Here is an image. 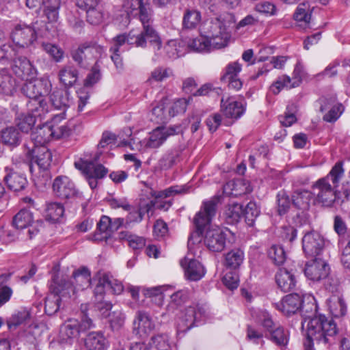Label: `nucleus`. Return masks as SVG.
Returning a JSON list of instances; mask_svg holds the SVG:
<instances>
[{
  "label": "nucleus",
  "mask_w": 350,
  "mask_h": 350,
  "mask_svg": "<svg viewBox=\"0 0 350 350\" xmlns=\"http://www.w3.org/2000/svg\"><path fill=\"white\" fill-rule=\"evenodd\" d=\"M220 197L217 196L204 201L200 210L196 214L193 219L197 230L191 234L187 243L189 252L180 262L185 271L186 278L189 280L197 281L204 275L203 266L193 257L197 255V248H200L203 229L215 217Z\"/></svg>",
  "instance_id": "obj_1"
},
{
  "label": "nucleus",
  "mask_w": 350,
  "mask_h": 350,
  "mask_svg": "<svg viewBox=\"0 0 350 350\" xmlns=\"http://www.w3.org/2000/svg\"><path fill=\"white\" fill-rule=\"evenodd\" d=\"M302 327L306 328L307 340L304 342L305 350H313L312 343L329 346L335 342L338 329L332 319L324 315L305 318Z\"/></svg>",
  "instance_id": "obj_2"
},
{
  "label": "nucleus",
  "mask_w": 350,
  "mask_h": 350,
  "mask_svg": "<svg viewBox=\"0 0 350 350\" xmlns=\"http://www.w3.org/2000/svg\"><path fill=\"white\" fill-rule=\"evenodd\" d=\"M144 184L146 187L144 191L146 197L148 198L154 197L155 199L154 200H150L145 204H140L139 208L137 210L129 211V213L126 217V225L131 223L140 222L145 213H147L148 217H150L149 213L152 211V208L155 206L160 209L167 211L171 206V202L170 201L159 202V199L166 198L175 194L187 193L191 188L189 185H175L162 191H156L146 183H144Z\"/></svg>",
  "instance_id": "obj_3"
},
{
  "label": "nucleus",
  "mask_w": 350,
  "mask_h": 350,
  "mask_svg": "<svg viewBox=\"0 0 350 350\" xmlns=\"http://www.w3.org/2000/svg\"><path fill=\"white\" fill-rule=\"evenodd\" d=\"M234 16L230 13L222 14L211 21L208 27L211 51L228 45L230 38L229 29L234 27Z\"/></svg>",
  "instance_id": "obj_4"
},
{
  "label": "nucleus",
  "mask_w": 350,
  "mask_h": 350,
  "mask_svg": "<svg viewBox=\"0 0 350 350\" xmlns=\"http://www.w3.org/2000/svg\"><path fill=\"white\" fill-rule=\"evenodd\" d=\"M267 333V338L281 349H286L290 338L289 331L283 326L275 323L271 314L267 310H260L254 317Z\"/></svg>",
  "instance_id": "obj_5"
},
{
  "label": "nucleus",
  "mask_w": 350,
  "mask_h": 350,
  "mask_svg": "<svg viewBox=\"0 0 350 350\" xmlns=\"http://www.w3.org/2000/svg\"><path fill=\"white\" fill-rule=\"evenodd\" d=\"M183 131V129L180 124L158 126L150 133L148 138L139 142V147H137L136 149L145 152L150 149L158 148L169 137L182 133Z\"/></svg>",
  "instance_id": "obj_6"
},
{
  "label": "nucleus",
  "mask_w": 350,
  "mask_h": 350,
  "mask_svg": "<svg viewBox=\"0 0 350 350\" xmlns=\"http://www.w3.org/2000/svg\"><path fill=\"white\" fill-rule=\"evenodd\" d=\"M25 154L30 163L27 165L30 173L36 172L35 169L39 170L38 173L44 172L50 165L51 153L45 146L25 145Z\"/></svg>",
  "instance_id": "obj_7"
},
{
  "label": "nucleus",
  "mask_w": 350,
  "mask_h": 350,
  "mask_svg": "<svg viewBox=\"0 0 350 350\" xmlns=\"http://www.w3.org/2000/svg\"><path fill=\"white\" fill-rule=\"evenodd\" d=\"M206 308L199 304H193L180 311L177 320V332H185L202 320L206 314Z\"/></svg>",
  "instance_id": "obj_8"
},
{
  "label": "nucleus",
  "mask_w": 350,
  "mask_h": 350,
  "mask_svg": "<svg viewBox=\"0 0 350 350\" xmlns=\"http://www.w3.org/2000/svg\"><path fill=\"white\" fill-rule=\"evenodd\" d=\"M340 176H324L314 185L318 200L325 206H331L336 200L334 188L337 187Z\"/></svg>",
  "instance_id": "obj_9"
},
{
  "label": "nucleus",
  "mask_w": 350,
  "mask_h": 350,
  "mask_svg": "<svg viewBox=\"0 0 350 350\" xmlns=\"http://www.w3.org/2000/svg\"><path fill=\"white\" fill-rule=\"evenodd\" d=\"M53 189L59 198L73 199L76 202H81L83 211L85 210L88 200L83 199L82 193L76 189L68 176H57L53 181Z\"/></svg>",
  "instance_id": "obj_10"
},
{
  "label": "nucleus",
  "mask_w": 350,
  "mask_h": 350,
  "mask_svg": "<svg viewBox=\"0 0 350 350\" xmlns=\"http://www.w3.org/2000/svg\"><path fill=\"white\" fill-rule=\"evenodd\" d=\"M72 286L68 283L61 284L59 282V275H55L51 284V289L53 293L49 295L45 299V312L48 315H53L59 308L61 297H70V292L68 288Z\"/></svg>",
  "instance_id": "obj_11"
},
{
  "label": "nucleus",
  "mask_w": 350,
  "mask_h": 350,
  "mask_svg": "<svg viewBox=\"0 0 350 350\" xmlns=\"http://www.w3.org/2000/svg\"><path fill=\"white\" fill-rule=\"evenodd\" d=\"M142 23L143 30L136 36L137 46L144 48L148 42L154 51H159L162 46V41L159 35L151 25V16L148 18L146 13L143 14Z\"/></svg>",
  "instance_id": "obj_12"
},
{
  "label": "nucleus",
  "mask_w": 350,
  "mask_h": 350,
  "mask_svg": "<svg viewBox=\"0 0 350 350\" xmlns=\"http://www.w3.org/2000/svg\"><path fill=\"white\" fill-rule=\"evenodd\" d=\"M94 327L92 321L83 314L81 321L70 319L62 325L59 330V337L62 341L76 338L80 332H83Z\"/></svg>",
  "instance_id": "obj_13"
},
{
  "label": "nucleus",
  "mask_w": 350,
  "mask_h": 350,
  "mask_svg": "<svg viewBox=\"0 0 350 350\" xmlns=\"http://www.w3.org/2000/svg\"><path fill=\"white\" fill-rule=\"evenodd\" d=\"M13 42L20 49H29L34 46L37 40V31L34 27L18 25L12 32Z\"/></svg>",
  "instance_id": "obj_14"
},
{
  "label": "nucleus",
  "mask_w": 350,
  "mask_h": 350,
  "mask_svg": "<svg viewBox=\"0 0 350 350\" xmlns=\"http://www.w3.org/2000/svg\"><path fill=\"white\" fill-rule=\"evenodd\" d=\"M103 317L107 318L111 327L113 330L121 328L125 322V315L120 308H113L110 302H100L97 305Z\"/></svg>",
  "instance_id": "obj_15"
},
{
  "label": "nucleus",
  "mask_w": 350,
  "mask_h": 350,
  "mask_svg": "<svg viewBox=\"0 0 350 350\" xmlns=\"http://www.w3.org/2000/svg\"><path fill=\"white\" fill-rule=\"evenodd\" d=\"M325 240L323 237L317 232L306 233L302 239V247L307 256L317 257L323 250Z\"/></svg>",
  "instance_id": "obj_16"
},
{
  "label": "nucleus",
  "mask_w": 350,
  "mask_h": 350,
  "mask_svg": "<svg viewBox=\"0 0 350 350\" xmlns=\"http://www.w3.org/2000/svg\"><path fill=\"white\" fill-rule=\"evenodd\" d=\"M204 241L211 251L221 252L226 247V234L219 226H212L206 230Z\"/></svg>",
  "instance_id": "obj_17"
},
{
  "label": "nucleus",
  "mask_w": 350,
  "mask_h": 350,
  "mask_svg": "<svg viewBox=\"0 0 350 350\" xmlns=\"http://www.w3.org/2000/svg\"><path fill=\"white\" fill-rule=\"evenodd\" d=\"M72 282H70L63 277L61 278L59 277V282H60L61 284L66 282L68 283L72 286V288H68V291L70 292V296L75 295L76 291H83L90 286V272L87 268L82 267L75 271L72 274Z\"/></svg>",
  "instance_id": "obj_18"
},
{
  "label": "nucleus",
  "mask_w": 350,
  "mask_h": 350,
  "mask_svg": "<svg viewBox=\"0 0 350 350\" xmlns=\"http://www.w3.org/2000/svg\"><path fill=\"white\" fill-rule=\"evenodd\" d=\"M329 271V267L327 262L317 257L308 262L304 269L306 276L312 281H319L325 278L328 275Z\"/></svg>",
  "instance_id": "obj_19"
},
{
  "label": "nucleus",
  "mask_w": 350,
  "mask_h": 350,
  "mask_svg": "<svg viewBox=\"0 0 350 350\" xmlns=\"http://www.w3.org/2000/svg\"><path fill=\"white\" fill-rule=\"evenodd\" d=\"M14 58L12 70L14 73L25 81L33 79L36 76V70L25 57L16 55Z\"/></svg>",
  "instance_id": "obj_20"
},
{
  "label": "nucleus",
  "mask_w": 350,
  "mask_h": 350,
  "mask_svg": "<svg viewBox=\"0 0 350 350\" xmlns=\"http://www.w3.org/2000/svg\"><path fill=\"white\" fill-rule=\"evenodd\" d=\"M155 329V324L148 313L138 311L133 321V331L140 337L146 336Z\"/></svg>",
  "instance_id": "obj_21"
},
{
  "label": "nucleus",
  "mask_w": 350,
  "mask_h": 350,
  "mask_svg": "<svg viewBox=\"0 0 350 350\" xmlns=\"http://www.w3.org/2000/svg\"><path fill=\"white\" fill-rule=\"evenodd\" d=\"M220 111L228 118L237 119L243 114L245 108L243 104L236 100L234 98L223 96L221 99Z\"/></svg>",
  "instance_id": "obj_22"
},
{
  "label": "nucleus",
  "mask_w": 350,
  "mask_h": 350,
  "mask_svg": "<svg viewBox=\"0 0 350 350\" xmlns=\"http://www.w3.org/2000/svg\"><path fill=\"white\" fill-rule=\"evenodd\" d=\"M321 112H325L323 120L328 122H335L344 111L342 104L336 102L334 98L321 99Z\"/></svg>",
  "instance_id": "obj_23"
},
{
  "label": "nucleus",
  "mask_w": 350,
  "mask_h": 350,
  "mask_svg": "<svg viewBox=\"0 0 350 350\" xmlns=\"http://www.w3.org/2000/svg\"><path fill=\"white\" fill-rule=\"evenodd\" d=\"M274 305L277 310L286 315L294 314L299 309L303 311L304 308V306L301 307V297L297 293L285 296L280 301L274 304Z\"/></svg>",
  "instance_id": "obj_24"
},
{
  "label": "nucleus",
  "mask_w": 350,
  "mask_h": 350,
  "mask_svg": "<svg viewBox=\"0 0 350 350\" xmlns=\"http://www.w3.org/2000/svg\"><path fill=\"white\" fill-rule=\"evenodd\" d=\"M223 190L227 196L238 197L251 192L252 188L248 180L243 177H238L224 185Z\"/></svg>",
  "instance_id": "obj_25"
},
{
  "label": "nucleus",
  "mask_w": 350,
  "mask_h": 350,
  "mask_svg": "<svg viewBox=\"0 0 350 350\" xmlns=\"http://www.w3.org/2000/svg\"><path fill=\"white\" fill-rule=\"evenodd\" d=\"M75 166L84 175H106L109 173L108 168L103 165L81 159L75 162Z\"/></svg>",
  "instance_id": "obj_26"
},
{
  "label": "nucleus",
  "mask_w": 350,
  "mask_h": 350,
  "mask_svg": "<svg viewBox=\"0 0 350 350\" xmlns=\"http://www.w3.org/2000/svg\"><path fill=\"white\" fill-rule=\"evenodd\" d=\"M275 278L278 287L284 292L291 291L296 286L297 279L291 271L280 269Z\"/></svg>",
  "instance_id": "obj_27"
},
{
  "label": "nucleus",
  "mask_w": 350,
  "mask_h": 350,
  "mask_svg": "<svg viewBox=\"0 0 350 350\" xmlns=\"http://www.w3.org/2000/svg\"><path fill=\"white\" fill-rule=\"evenodd\" d=\"M50 100L55 108L63 111H66L72 104V98L69 91L64 89L54 90L50 96Z\"/></svg>",
  "instance_id": "obj_28"
},
{
  "label": "nucleus",
  "mask_w": 350,
  "mask_h": 350,
  "mask_svg": "<svg viewBox=\"0 0 350 350\" xmlns=\"http://www.w3.org/2000/svg\"><path fill=\"white\" fill-rule=\"evenodd\" d=\"M202 21L201 12L195 8H186L182 20L183 29L193 30L197 29Z\"/></svg>",
  "instance_id": "obj_29"
},
{
  "label": "nucleus",
  "mask_w": 350,
  "mask_h": 350,
  "mask_svg": "<svg viewBox=\"0 0 350 350\" xmlns=\"http://www.w3.org/2000/svg\"><path fill=\"white\" fill-rule=\"evenodd\" d=\"M85 347L87 350H107L109 342L102 333L92 332L87 335Z\"/></svg>",
  "instance_id": "obj_30"
},
{
  "label": "nucleus",
  "mask_w": 350,
  "mask_h": 350,
  "mask_svg": "<svg viewBox=\"0 0 350 350\" xmlns=\"http://www.w3.org/2000/svg\"><path fill=\"white\" fill-rule=\"evenodd\" d=\"M60 83L66 88H70L76 84L79 78L77 68L72 65H64L58 72Z\"/></svg>",
  "instance_id": "obj_31"
},
{
  "label": "nucleus",
  "mask_w": 350,
  "mask_h": 350,
  "mask_svg": "<svg viewBox=\"0 0 350 350\" xmlns=\"http://www.w3.org/2000/svg\"><path fill=\"white\" fill-rule=\"evenodd\" d=\"M51 129L47 123L37 127L31 134V139L33 142L32 146H44L51 139H53Z\"/></svg>",
  "instance_id": "obj_32"
},
{
  "label": "nucleus",
  "mask_w": 350,
  "mask_h": 350,
  "mask_svg": "<svg viewBox=\"0 0 350 350\" xmlns=\"http://www.w3.org/2000/svg\"><path fill=\"white\" fill-rule=\"evenodd\" d=\"M111 218L103 215L100 217L97 224L96 230L93 235V239L96 241H105L110 237L112 233L111 229Z\"/></svg>",
  "instance_id": "obj_33"
},
{
  "label": "nucleus",
  "mask_w": 350,
  "mask_h": 350,
  "mask_svg": "<svg viewBox=\"0 0 350 350\" xmlns=\"http://www.w3.org/2000/svg\"><path fill=\"white\" fill-rule=\"evenodd\" d=\"M21 138L20 132L14 126H8L1 132V142L8 146H17L21 142Z\"/></svg>",
  "instance_id": "obj_34"
},
{
  "label": "nucleus",
  "mask_w": 350,
  "mask_h": 350,
  "mask_svg": "<svg viewBox=\"0 0 350 350\" xmlns=\"http://www.w3.org/2000/svg\"><path fill=\"white\" fill-rule=\"evenodd\" d=\"M187 47L193 51L207 53L211 51L208 31L206 35H200L191 39L187 42Z\"/></svg>",
  "instance_id": "obj_35"
},
{
  "label": "nucleus",
  "mask_w": 350,
  "mask_h": 350,
  "mask_svg": "<svg viewBox=\"0 0 350 350\" xmlns=\"http://www.w3.org/2000/svg\"><path fill=\"white\" fill-rule=\"evenodd\" d=\"M313 200L312 193L308 190H297L293 195V204L299 209L306 211Z\"/></svg>",
  "instance_id": "obj_36"
},
{
  "label": "nucleus",
  "mask_w": 350,
  "mask_h": 350,
  "mask_svg": "<svg viewBox=\"0 0 350 350\" xmlns=\"http://www.w3.org/2000/svg\"><path fill=\"white\" fill-rule=\"evenodd\" d=\"M64 207L59 202H49L46 205L44 217L51 222H57L64 215Z\"/></svg>",
  "instance_id": "obj_37"
},
{
  "label": "nucleus",
  "mask_w": 350,
  "mask_h": 350,
  "mask_svg": "<svg viewBox=\"0 0 350 350\" xmlns=\"http://www.w3.org/2000/svg\"><path fill=\"white\" fill-rule=\"evenodd\" d=\"M330 312L334 317H340L347 312V306L343 299L337 295H332L327 300Z\"/></svg>",
  "instance_id": "obj_38"
},
{
  "label": "nucleus",
  "mask_w": 350,
  "mask_h": 350,
  "mask_svg": "<svg viewBox=\"0 0 350 350\" xmlns=\"http://www.w3.org/2000/svg\"><path fill=\"white\" fill-rule=\"evenodd\" d=\"M16 82L8 70H0V93L11 94L15 90Z\"/></svg>",
  "instance_id": "obj_39"
},
{
  "label": "nucleus",
  "mask_w": 350,
  "mask_h": 350,
  "mask_svg": "<svg viewBox=\"0 0 350 350\" xmlns=\"http://www.w3.org/2000/svg\"><path fill=\"white\" fill-rule=\"evenodd\" d=\"M61 0H46L44 3V14L49 23L55 24L59 18Z\"/></svg>",
  "instance_id": "obj_40"
},
{
  "label": "nucleus",
  "mask_w": 350,
  "mask_h": 350,
  "mask_svg": "<svg viewBox=\"0 0 350 350\" xmlns=\"http://www.w3.org/2000/svg\"><path fill=\"white\" fill-rule=\"evenodd\" d=\"M314 7H311L308 2H303L297 6L293 14L294 19L298 22H303L308 25L311 20V14Z\"/></svg>",
  "instance_id": "obj_41"
},
{
  "label": "nucleus",
  "mask_w": 350,
  "mask_h": 350,
  "mask_svg": "<svg viewBox=\"0 0 350 350\" xmlns=\"http://www.w3.org/2000/svg\"><path fill=\"white\" fill-rule=\"evenodd\" d=\"M30 319V312L26 308L16 311L8 319L7 325L9 329H16L18 326L25 323Z\"/></svg>",
  "instance_id": "obj_42"
},
{
  "label": "nucleus",
  "mask_w": 350,
  "mask_h": 350,
  "mask_svg": "<svg viewBox=\"0 0 350 350\" xmlns=\"http://www.w3.org/2000/svg\"><path fill=\"white\" fill-rule=\"evenodd\" d=\"M118 239L126 241L129 246L133 250L142 249L146 245L145 239L143 237L133 234L128 231L120 232Z\"/></svg>",
  "instance_id": "obj_43"
},
{
  "label": "nucleus",
  "mask_w": 350,
  "mask_h": 350,
  "mask_svg": "<svg viewBox=\"0 0 350 350\" xmlns=\"http://www.w3.org/2000/svg\"><path fill=\"white\" fill-rule=\"evenodd\" d=\"M33 221V213L27 209H21L13 219V224L16 228L23 229L29 226Z\"/></svg>",
  "instance_id": "obj_44"
},
{
  "label": "nucleus",
  "mask_w": 350,
  "mask_h": 350,
  "mask_svg": "<svg viewBox=\"0 0 350 350\" xmlns=\"http://www.w3.org/2000/svg\"><path fill=\"white\" fill-rule=\"evenodd\" d=\"M29 107L31 111V115L35 117V120L39 118L40 120L48 113V105L44 98L30 100Z\"/></svg>",
  "instance_id": "obj_45"
},
{
  "label": "nucleus",
  "mask_w": 350,
  "mask_h": 350,
  "mask_svg": "<svg viewBox=\"0 0 350 350\" xmlns=\"http://www.w3.org/2000/svg\"><path fill=\"white\" fill-rule=\"evenodd\" d=\"M112 43L113 45L110 50H114L115 51H120L121 46L126 43L131 45L135 44L137 46L136 35L133 31H130L128 34H119L113 38Z\"/></svg>",
  "instance_id": "obj_46"
},
{
  "label": "nucleus",
  "mask_w": 350,
  "mask_h": 350,
  "mask_svg": "<svg viewBox=\"0 0 350 350\" xmlns=\"http://www.w3.org/2000/svg\"><path fill=\"white\" fill-rule=\"evenodd\" d=\"M171 301L167 306L168 312L173 313L176 308L181 306L189 299V291L185 289L180 290L173 293L171 297Z\"/></svg>",
  "instance_id": "obj_47"
},
{
  "label": "nucleus",
  "mask_w": 350,
  "mask_h": 350,
  "mask_svg": "<svg viewBox=\"0 0 350 350\" xmlns=\"http://www.w3.org/2000/svg\"><path fill=\"white\" fill-rule=\"evenodd\" d=\"M100 51V49L97 48H86L85 45L79 46L77 49L72 52V59L81 67H86L87 64L85 62L87 58V53H91L94 51Z\"/></svg>",
  "instance_id": "obj_48"
},
{
  "label": "nucleus",
  "mask_w": 350,
  "mask_h": 350,
  "mask_svg": "<svg viewBox=\"0 0 350 350\" xmlns=\"http://www.w3.org/2000/svg\"><path fill=\"white\" fill-rule=\"evenodd\" d=\"M164 49L169 57L172 59L178 58L183 55L185 53L182 42L173 40L167 43Z\"/></svg>",
  "instance_id": "obj_49"
},
{
  "label": "nucleus",
  "mask_w": 350,
  "mask_h": 350,
  "mask_svg": "<svg viewBox=\"0 0 350 350\" xmlns=\"http://www.w3.org/2000/svg\"><path fill=\"white\" fill-rule=\"evenodd\" d=\"M243 215V206L239 203L230 204L226 211V219L230 224L237 223Z\"/></svg>",
  "instance_id": "obj_50"
},
{
  "label": "nucleus",
  "mask_w": 350,
  "mask_h": 350,
  "mask_svg": "<svg viewBox=\"0 0 350 350\" xmlns=\"http://www.w3.org/2000/svg\"><path fill=\"white\" fill-rule=\"evenodd\" d=\"M243 252L240 250H232L226 256V265L231 269L238 268L243 262Z\"/></svg>",
  "instance_id": "obj_51"
},
{
  "label": "nucleus",
  "mask_w": 350,
  "mask_h": 350,
  "mask_svg": "<svg viewBox=\"0 0 350 350\" xmlns=\"http://www.w3.org/2000/svg\"><path fill=\"white\" fill-rule=\"evenodd\" d=\"M260 209L256 202L250 201L243 209L245 222L249 226H253L255 219L260 215Z\"/></svg>",
  "instance_id": "obj_52"
},
{
  "label": "nucleus",
  "mask_w": 350,
  "mask_h": 350,
  "mask_svg": "<svg viewBox=\"0 0 350 350\" xmlns=\"http://www.w3.org/2000/svg\"><path fill=\"white\" fill-rule=\"evenodd\" d=\"M42 49L56 62H60L63 59L64 52L57 45L49 43L42 42Z\"/></svg>",
  "instance_id": "obj_53"
},
{
  "label": "nucleus",
  "mask_w": 350,
  "mask_h": 350,
  "mask_svg": "<svg viewBox=\"0 0 350 350\" xmlns=\"http://www.w3.org/2000/svg\"><path fill=\"white\" fill-rule=\"evenodd\" d=\"M269 258L276 265H281L286 260V254L282 247L272 245L268 250Z\"/></svg>",
  "instance_id": "obj_54"
},
{
  "label": "nucleus",
  "mask_w": 350,
  "mask_h": 350,
  "mask_svg": "<svg viewBox=\"0 0 350 350\" xmlns=\"http://www.w3.org/2000/svg\"><path fill=\"white\" fill-rule=\"evenodd\" d=\"M35 117L29 113H22L18 116L16 124L18 129L23 133H28L36 123Z\"/></svg>",
  "instance_id": "obj_55"
},
{
  "label": "nucleus",
  "mask_w": 350,
  "mask_h": 350,
  "mask_svg": "<svg viewBox=\"0 0 350 350\" xmlns=\"http://www.w3.org/2000/svg\"><path fill=\"white\" fill-rule=\"evenodd\" d=\"M152 115L154 116V120L157 122H165L171 118L169 116L167 104L164 101L159 103L152 109Z\"/></svg>",
  "instance_id": "obj_56"
},
{
  "label": "nucleus",
  "mask_w": 350,
  "mask_h": 350,
  "mask_svg": "<svg viewBox=\"0 0 350 350\" xmlns=\"http://www.w3.org/2000/svg\"><path fill=\"white\" fill-rule=\"evenodd\" d=\"M8 188L14 191H19L25 188L27 180L25 176H5Z\"/></svg>",
  "instance_id": "obj_57"
},
{
  "label": "nucleus",
  "mask_w": 350,
  "mask_h": 350,
  "mask_svg": "<svg viewBox=\"0 0 350 350\" xmlns=\"http://www.w3.org/2000/svg\"><path fill=\"white\" fill-rule=\"evenodd\" d=\"M188 101L186 98H180L170 105L167 104V109L170 118H172L176 115L185 113Z\"/></svg>",
  "instance_id": "obj_58"
},
{
  "label": "nucleus",
  "mask_w": 350,
  "mask_h": 350,
  "mask_svg": "<svg viewBox=\"0 0 350 350\" xmlns=\"http://www.w3.org/2000/svg\"><path fill=\"white\" fill-rule=\"evenodd\" d=\"M131 135L132 131L130 128L124 129L122 131H121L117 136L118 139H120V142L118 146L123 147L128 146L131 150H135L137 147H139V143L136 144L133 139H131L129 141H127L124 139V137H131Z\"/></svg>",
  "instance_id": "obj_59"
},
{
  "label": "nucleus",
  "mask_w": 350,
  "mask_h": 350,
  "mask_svg": "<svg viewBox=\"0 0 350 350\" xmlns=\"http://www.w3.org/2000/svg\"><path fill=\"white\" fill-rule=\"evenodd\" d=\"M246 337L249 341L254 344L263 345L265 343L262 332L254 326H247Z\"/></svg>",
  "instance_id": "obj_60"
},
{
  "label": "nucleus",
  "mask_w": 350,
  "mask_h": 350,
  "mask_svg": "<svg viewBox=\"0 0 350 350\" xmlns=\"http://www.w3.org/2000/svg\"><path fill=\"white\" fill-rule=\"evenodd\" d=\"M53 132L52 135L53 139H58L62 137L68 136L71 133V128L67 124L66 122H64L62 124H49Z\"/></svg>",
  "instance_id": "obj_61"
},
{
  "label": "nucleus",
  "mask_w": 350,
  "mask_h": 350,
  "mask_svg": "<svg viewBox=\"0 0 350 350\" xmlns=\"http://www.w3.org/2000/svg\"><path fill=\"white\" fill-rule=\"evenodd\" d=\"M107 286V275L103 274L98 279L96 286L94 290V295L97 299L96 306L98 304L103 301V296L105 293V288Z\"/></svg>",
  "instance_id": "obj_62"
},
{
  "label": "nucleus",
  "mask_w": 350,
  "mask_h": 350,
  "mask_svg": "<svg viewBox=\"0 0 350 350\" xmlns=\"http://www.w3.org/2000/svg\"><path fill=\"white\" fill-rule=\"evenodd\" d=\"M278 198V212L279 215H284L291 207V200L288 196L283 191H280Z\"/></svg>",
  "instance_id": "obj_63"
},
{
  "label": "nucleus",
  "mask_w": 350,
  "mask_h": 350,
  "mask_svg": "<svg viewBox=\"0 0 350 350\" xmlns=\"http://www.w3.org/2000/svg\"><path fill=\"white\" fill-rule=\"evenodd\" d=\"M222 282L227 288L233 290L238 287L239 278L235 271H229L224 275Z\"/></svg>",
  "instance_id": "obj_64"
}]
</instances>
